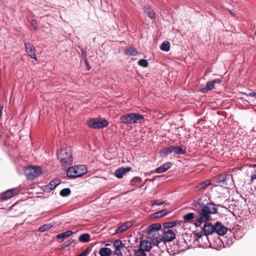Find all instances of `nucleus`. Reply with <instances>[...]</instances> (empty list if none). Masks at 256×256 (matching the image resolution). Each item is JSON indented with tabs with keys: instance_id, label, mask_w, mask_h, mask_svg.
<instances>
[{
	"instance_id": "nucleus-43",
	"label": "nucleus",
	"mask_w": 256,
	"mask_h": 256,
	"mask_svg": "<svg viewBox=\"0 0 256 256\" xmlns=\"http://www.w3.org/2000/svg\"><path fill=\"white\" fill-rule=\"evenodd\" d=\"M256 179V170H254L253 174L251 176V180L253 181L254 180Z\"/></svg>"
},
{
	"instance_id": "nucleus-22",
	"label": "nucleus",
	"mask_w": 256,
	"mask_h": 256,
	"mask_svg": "<svg viewBox=\"0 0 256 256\" xmlns=\"http://www.w3.org/2000/svg\"><path fill=\"white\" fill-rule=\"evenodd\" d=\"M61 180L59 178H56L52 180L48 184V186L51 190L54 189L57 186L60 184Z\"/></svg>"
},
{
	"instance_id": "nucleus-52",
	"label": "nucleus",
	"mask_w": 256,
	"mask_h": 256,
	"mask_svg": "<svg viewBox=\"0 0 256 256\" xmlns=\"http://www.w3.org/2000/svg\"><path fill=\"white\" fill-rule=\"evenodd\" d=\"M178 222V224H180L181 222Z\"/></svg>"
},
{
	"instance_id": "nucleus-27",
	"label": "nucleus",
	"mask_w": 256,
	"mask_h": 256,
	"mask_svg": "<svg viewBox=\"0 0 256 256\" xmlns=\"http://www.w3.org/2000/svg\"><path fill=\"white\" fill-rule=\"evenodd\" d=\"M170 48V43L169 42L164 41L160 46V49L165 52H168Z\"/></svg>"
},
{
	"instance_id": "nucleus-18",
	"label": "nucleus",
	"mask_w": 256,
	"mask_h": 256,
	"mask_svg": "<svg viewBox=\"0 0 256 256\" xmlns=\"http://www.w3.org/2000/svg\"><path fill=\"white\" fill-rule=\"evenodd\" d=\"M134 224V222L131 221H128L124 222L123 224L120 226L116 231V233L120 234L125 230H126L128 228H130Z\"/></svg>"
},
{
	"instance_id": "nucleus-21",
	"label": "nucleus",
	"mask_w": 256,
	"mask_h": 256,
	"mask_svg": "<svg viewBox=\"0 0 256 256\" xmlns=\"http://www.w3.org/2000/svg\"><path fill=\"white\" fill-rule=\"evenodd\" d=\"M73 234V232L72 230H67L65 232H64L62 234H60L56 236V238L58 240H64V239L66 238H68L70 236Z\"/></svg>"
},
{
	"instance_id": "nucleus-31",
	"label": "nucleus",
	"mask_w": 256,
	"mask_h": 256,
	"mask_svg": "<svg viewBox=\"0 0 256 256\" xmlns=\"http://www.w3.org/2000/svg\"><path fill=\"white\" fill-rule=\"evenodd\" d=\"M52 226V225L50 224H44L39 228L38 230L40 232H44L50 230Z\"/></svg>"
},
{
	"instance_id": "nucleus-25",
	"label": "nucleus",
	"mask_w": 256,
	"mask_h": 256,
	"mask_svg": "<svg viewBox=\"0 0 256 256\" xmlns=\"http://www.w3.org/2000/svg\"><path fill=\"white\" fill-rule=\"evenodd\" d=\"M144 10L150 18H152L155 17V12L152 8L150 7H145Z\"/></svg>"
},
{
	"instance_id": "nucleus-2",
	"label": "nucleus",
	"mask_w": 256,
	"mask_h": 256,
	"mask_svg": "<svg viewBox=\"0 0 256 256\" xmlns=\"http://www.w3.org/2000/svg\"><path fill=\"white\" fill-rule=\"evenodd\" d=\"M121 122L126 124L142 123L145 121L143 116L138 113H130L122 114L120 117Z\"/></svg>"
},
{
	"instance_id": "nucleus-44",
	"label": "nucleus",
	"mask_w": 256,
	"mask_h": 256,
	"mask_svg": "<svg viewBox=\"0 0 256 256\" xmlns=\"http://www.w3.org/2000/svg\"><path fill=\"white\" fill-rule=\"evenodd\" d=\"M84 62H85L87 66L88 69L90 70V64H89V62H88V59L87 58H85V60H84Z\"/></svg>"
},
{
	"instance_id": "nucleus-4",
	"label": "nucleus",
	"mask_w": 256,
	"mask_h": 256,
	"mask_svg": "<svg viewBox=\"0 0 256 256\" xmlns=\"http://www.w3.org/2000/svg\"><path fill=\"white\" fill-rule=\"evenodd\" d=\"M86 171L87 169L85 166L80 165L69 168L67 170L66 174L70 178H75L83 176Z\"/></svg>"
},
{
	"instance_id": "nucleus-20",
	"label": "nucleus",
	"mask_w": 256,
	"mask_h": 256,
	"mask_svg": "<svg viewBox=\"0 0 256 256\" xmlns=\"http://www.w3.org/2000/svg\"><path fill=\"white\" fill-rule=\"evenodd\" d=\"M172 166L171 162H167L163 164L160 166L158 168L155 170V172L158 173H162L166 172Z\"/></svg>"
},
{
	"instance_id": "nucleus-24",
	"label": "nucleus",
	"mask_w": 256,
	"mask_h": 256,
	"mask_svg": "<svg viewBox=\"0 0 256 256\" xmlns=\"http://www.w3.org/2000/svg\"><path fill=\"white\" fill-rule=\"evenodd\" d=\"M78 240L83 242H88L90 240V236L88 234H84L80 236Z\"/></svg>"
},
{
	"instance_id": "nucleus-42",
	"label": "nucleus",
	"mask_w": 256,
	"mask_h": 256,
	"mask_svg": "<svg viewBox=\"0 0 256 256\" xmlns=\"http://www.w3.org/2000/svg\"><path fill=\"white\" fill-rule=\"evenodd\" d=\"M246 94L248 96L253 97L256 98V92H250L248 94Z\"/></svg>"
},
{
	"instance_id": "nucleus-30",
	"label": "nucleus",
	"mask_w": 256,
	"mask_h": 256,
	"mask_svg": "<svg viewBox=\"0 0 256 256\" xmlns=\"http://www.w3.org/2000/svg\"><path fill=\"white\" fill-rule=\"evenodd\" d=\"M228 176L224 174H220L218 176V182H224L226 181Z\"/></svg>"
},
{
	"instance_id": "nucleus-51",
	"label": "nucleus",
	"mask_w": 256,
	"mask_h": 256,
	"mask_svg": "<svg viewBox=\"0 0 256 256\" xmlns=\"http://www.w3.org/2000/svg\"><path fill=\"white\" fill-rule=\"evenodd\" d=\"M34 28L35 30H36V29H37V28H36V26H34Z\"/></svg>"
},
{
	"instance_id": "nucleus-37",
	"label": "nucleus",
	"mask_w": 256,
	"mask_h": 256,
	"mask_svg": "<svg viewBox=\"0 0 256 256\" xmlns=\"http://www.w3.org/2000/svg\"><path fill=\"white\" fill-rule=\"evenodd\" d=\"M193 234H194V236H196V237L197 238H201L202 237V236H204V234L200 232H193Z\"/></svg>"
},
{
	"instance_id": "nucleus-5",
	"label": "nucleus",
	"mask_w": 256,
	"mask_h": 256,
	"mask_svg": "<svg viewBox=\"0 0 256 256\" xmlns=\"http://www.w3.org/2000/svg\"><path fill=\"white\" fill-rule=\"evenodd\" d=\"M108 122L102 118H92L87 122L88 126L92 128L97 129L108 126Z\"/></svg>"
},
{
	"instance_id": "nucleus-28",
	"label": "nucleus",
	"mask_w": 256,
	"mask_h": 256,
	"mask_svg": "<svg viewBox=\"0 0 256 256\" xmlns=\"http://www.w3.org/2000/svg\"><path fill=\"white\" fill-rule=\"evenodd\" d=\"M182 218L186 222H189L194 218V214L192 212L188 213L184 215Z\"/></svg>"
},
{
	"instance_id": "nucleus-15",
	"label": "nucleus",
	"mask_w": 256,
	"mask_h": 256,
	"mask_svg": "<svg viewBox=\"0 0 256 256\" xmlns=\"http://www.w3.org/2000/svg\"><path fill=\"white\" fill-rule=\"evenodd\" d=\"M205 222L202 227L204 236L212 234L214 232V224L212 226L210 224L208 223V222Z\"/></svg>"
},
{
	"instance_id": "nucleus-6",
	"label": "nucleus",
	"mask_w": 256,
	"mask_h": 256,
	"mask_svg": "<svg viewBox=\"0 0 256 256\" xmlns=\"http://www.w3.org/2000/svg\"><path fill=\"white\" fill-rule=\"evenodd\" d=\"M42 174V168L38 166H29L25 170V174L28 179L32 180Z\"/></svg>"
},
{
	"instance_id": "nucleus-26",
	"label": "nucleus",
	"mask_w": 256,
	"mask_h": 256,
	"mask_svg": "<svg viewBox=\"0 0 256 256\" xmlns=\"http://www.w3.org/2000/svg\"><path fill=\"white\" fill-rule=\"evenodd\" d=\"M167 210L164 209L154 214V218H159L165 216L167 214Z\"/></svg>"
},
{
	"instance_id": "nucleus-32",
	"label": "nucleus",
	"mask_w": 256,
	"mask_h": 256,
	"mask_svg": "<svg viewBox=\"0 0 256 256\" xmlns=\"http://www.w3.org/2000/svg\"><path fill=\"white\" fill-rule=\"evenodd\" d=\"M71 194V190L69 188H65L62 189L60 192L61 196L66 197L70 196Z\"/></svg>"
},
{
	"instance_id": "nucleus-46",
	"label": "nucleus",
	"mask_w": 256,
	"mask_h": 256,
	"mask_svg": "<svg viewBox=\"0 0 256 256\" xmlns=\"http://www.w3.org/2000/svg\"><path fill=\"white\" fill-rule=\"evenodd\" d=\"M200 204V202H198V201L197 202H194V203H193V205L196 207L197 206V205H199Z\"/></svg>"
},
{
	"instance_id": "nucleus-14",
	"label": "nucleus",
	"mask_w": 256,
	"mask_h": 256,
	"mask_svg": "<svg viewBox=\"0 0 256 256\" xmlns=\"http://www.w3.org/2000/svg\"><path fill=\"white\" fill-rule=\"evenodd\" d=\"M162 228V226L160 224L156 223L150 225L146 228V233L148 235H150L155 232H158Z\"/></svg>"
},
{
	"instance_id": "nucleus-48",
	"label": "nucleus",
	"mask_w": 256,
	"mask_h": 256,
	"mask_svg": "<svg viewBox=\"0 0 256 256\" xmlns=\"http://www.w3.org/2000/svg\"><path fill=\"white\" fill-rule=\"evenodd\" d=\"M2 108L0 105V118H1L2 115Z\"/></svg>"
},
{
	"instance_id": "nucleus-53",
	"label": "nucleus",
	"mask_w": 256,
	"mask_h": 256,
	"mask_svg": "<svg viewBox=\"0 0 256 256\" xmlns=\"http://www.w3.org/2000/svg\"><path fill=\"white\" fill-rule=\"evenodd\" d=\"M95 256H96V255H95Z\"/></svg>"
},
{
	"instance_id": "nucleus-38",
	"label": "nucleus",
	"mask_w": 256,
	"mask_h": 256,
	"mask_svg": "<svg viewBox=\"0 0 256 256\" xmlns=\"http://www.w3.org/2000/svg\"><path fill=\"white\" fill-rule=\"evenodd\" d=\"M74 242V240L70 239L68 240H66L62 244L63 247L66 248L70 244H72Z\"/></svg>"
},
{
	"instance_id": "nucleus-11",
	"label": "nucleus",
	"mask_w": 256,
	"mask_h": 256,
	"mask_svg": "<svg viewBox=\"0 0 256 256\" xmlns=\"http://www.w3.org/2000/svg\"><path fill=\"white\" fill-rule=\"evenodd\" d=\"M164 242H170L176 238V234L172 230H168L163 232Z\"/></svg>"
},
{
	"instance_id": "nucleus-45",
	"label": "nucleus",
	"mask_w": 256,
	"mask_h": 256,
	"mask_svg": "<svg viewBox=\"0 0 256 256\" xmlns=\"http://www.w3.org/2000/svg\"><path fill=\"white\" fill-rule=\"evenodd\" d=\"M82 56H83L84 60H85V58H86V53L84 50H82Z\"/></svg>"
},
{
	"instance_id": "nucleus-7",
	"label": "nucleus",
	"mask_w": 256,
	"mask_h": 256,
	"mask_svg": "<svg viewBox=\"0 0 256 256\" xmlns=\"http://www.w3.org/2000/svg\"><path fill=\"white\" fill-rule=\"evenodd\" d=\"M172 152L176 154H186V150L183 148L182 146H171L166 148L164 151V154L166 155Z\"/></svg>"
},
{
	"instance_id": "nucleus-33",
	"label": "nucleus",
	"mask_w": 256,
	"mask_h": 256,
	"mask_svg": "<svg viewBox=\"0 0 256 256\" xmlns=\"http://www.w3.org/2000/svg\"><path fill=\"white\" fill-rule=\"evenodd\" d=\"M176 221H173L171 222H166L162 224V226L164 228H168L175 226L177 224Z\"/></svg>"
},
{
	"instance_id": "nucleus-9",
	"label": "nucleus",
	"mask_w": 256,
	"mask_h": 256,
	"mask_svg": "<svg viewBox=\"0 0 256 256\" xmlns=\"http://www.w3.org/2000/svg\"><path fill=\"white\" fill-rule=\"evenodd\" d=\"M148 238L150 239L154 245L156 246L164 242L162 235H160L158 232L148 235Z\"/></svg>"
},
{
	"instance_id": "nucleus-23",
	"label": "nucleus",
	"mask_w": 256,
	"mask_h": 256,
	"mask_svg": "<svg viewBox=\"0 0 256 256\" xmlns=\"http://www.w3.org/2000/svg\"><path fill=\"white\" fill-rule=\"evenodd\" d=\"M111 252L110 249L108 248H100L99 252L101 256H110Z\"/></svg>"
},
{
	"instance_id": "nucleus-12",
	"label": "nucleus",
	"mask_w": 256,
	"mask_h": 256,
	"mask_svg": "<svg viewBox=\"0 0 256 256\" xmlns=\"http://www.w3.org/2000/svg\"><path fill=\"white\" fill-rule=\"evenodd\" d=\"M152 244L148 240H142L140 242L139 248L144 252H150L152 248Z\"/></svg>"
},
{
	"instance_id": "nucleus-34",
	"label": "nucleus",
	"mask_w": 256,
	"mask_h": 256,
	"mask_svg": "<svg viewBox=\"0 0 256 256\" xmlns=\"http://www.w3.org/2000/svg\"><path fill=\"white\" fill-rule=\"evenodd\" d=\"M138 63L139 66L143 68H147L148 66V62L144 59L140 60Z\"/></svg>"
},
{
	"instance_id": "nucleus-19",
	"label": "nucleus",
	"mask_w": 256,
	"mask_h": 256,
	"mask_svg": "<svg viewBox=\"0 0 256 256\" xmlns=\"http://www.w3.org/2000/svg\"><path fill=\"white\" fill-rule=\"evenodd\" d=\"M222 82L220 79H215L212 81L208 82L206 84V86L204 88V90L208 91L211 90L214 88V84H220Z\"/></svg>"
},
{
	"instance_id": "nucleus-50",
	"label": "nucleus",
	"mask_w": 256,
	"mask_h": 256,
	"mask_svg": "<svg viewBox=\"0 0 256 256\" xmlns=\"http://www.w3.org/2000/svg\"><path fill=\"white\" fill-rule=\"evenodd\" d=\"M252 166L253 167V168H256V164H254Z\"/></svg>"
},
{
	"instance_id": "nucleus-47",
	"label": "nucleus",
	"mask_w": 256,
	"mask_h": 256,
	"mask_svg": "<svg viewBox=\"0 0 256 256\" xmlns=\"http://www.w3.org/2000/svg\"><path fill=\"white\" fill-rule=\"evenodd\" d=\"M202 224V223L200 222V219L198 220V222H197L196 223V226H200V225Z\"/></svg>"
},
{
	"instance_id": "nucleus-1",
	"label": "nucleus",
	"mask_w": 256,
	"mask_h": 256,
	"mask_svg": "<svg viewBox=\"0 0 256 256\" xmlns=\"http://www.w3.org/2000/svg\"><path fill=\"white\" fill-rule=\"evenodd\" d=\"M201 210L199 213L200 222H208L212 214L218 212L216 205L212 202L207 203L206 204H200Z\"/></svg>"
},
{
	"instance_id": "nucleus-36",
	"label": "nucleus",
	"mask_w": 256,
	"mask_h": 256,
	"mask_svg": "<svg viewBox=\"0 0 256 256\" xmlns=\"http://www.w3.org/2000/svg\"><path fill=\"white\" fill-rule=\"evenodd\" d=\"M123 243L120 240H117L115 241L114 244V246L115 248H120L122 246Z\"/></svg>"
},
{
	"instance_id": "nucleus-29",
	"label": "nucleus",
	"mask_w": 256,
	"mask_h": 256,
	"mask_svg": "<svg viewBox=\"0 0 256 256\" xmlns=\"http://www.w3.org/2000/svg\"><path fill=\"white\" fill-rule=\"evenodd\" d=\"M125 54L130 56H136L138 52L134 48H130L126 50Z\"/></svg>"
},
{
	"instance_id": "nucleus-39",
	"label": "nucleus",
	"mask_w": 256,
	"mask_h": 256,
	"mask_svg": "<svg viewBox=\"0 0 256 256\" xmlns=\"http://www.w3.org/2000/svg\"><path fill=\"white\" fill-rule=\"evenodd\" d=\"M164 202H158V200H152V204L153 206L154 205H158V206L162 205L163 204H164Z\"/></svg>"
},
{
	"instance_id": "nucleus-3",
	"label": "nucleus",
	"mask_w": 256,
	"mask_h": 256,
	"mask_svg": "<svg viewBox=\"0 0 256 256\" xmlns=\"http://www.w3.org/2000/svg\"><path fill=\"white\" fill-rule=\"evenodd\" d=\"M58 159L61 162L62 166L68 167L72 163V152L70 149L63 148L58 152Z\"/></svg>"
},
{
	"instance_id": "nucleus-17",
	"label": "nucleus",
	"mask_w": 256,
	"mask_h": 256,
	"mask_svg": "<svg viewBox=\"0 0 256 256\" xmlns=\"http://www.w3.org/2000/svg\"><path fill=\"white\" fill-rule=\"evenodd\" d=\"M211 184V181L209 180H206L199 182L198 185L195 186L194 188L196 190H203Z\"/></svg>"
},
{
	"instance_id": "nucleus-49",
	"label": "nucleus",
	"mask_w": 256,
	"mask_h": 256,
	"mask_svg": "<svg viewBox=\"0 0 256 256\" xmlns=\"http://www.w3.org/2000/svg\"><path fill=\"white\" fill-rule=\"evenodd\" d=\"M229 12L230 14L232 15L233 16H236V14L232 12H231L230 10H229Z\"/></svg>"
},
{
	"instance_id": "nucleus-40",
	"label": "nucleus",
	"mask_w": 256,
	"mask_h": 256,
	"mask_svg": "<svg viewBox=\"0 0 256 256\" xmlns=\"http://www.w3.org/2000/svg\"><path fill=\"white\" fill-rule=\"evenodd\" d=\"M89 250L88 248H86L80 254H79L78 256H86L88 253Z\"/></svg>"
},
{
	"instance_id": "nucleus-10",
	"label": "nucleus",
	"mask_w": 256,
	"mask_h": 256,
	"mask_svg": "<svg viewBox=\"0 0 256 256\" xmlns=\"http://www.w3.org/2000/svg\"><path fill=\"white\" fill-rule=\"evenodd\" d=\"M227 232V228L222 225L220 222H217L214 224V232L218 235L224 236Z\"/></svg>"
},
{
	"instance_id": "nucleus-16",
	"label": "nucleus",
	"mask_w": 256,
	"mask_h": 256,
	"mask_svg": "<svg viewBox=\"0 0 256 256\" xmlns=\"http://www.w3.org/2000/svg\"><path fill=\"white\" fill-rule=\"evenodd\" d=\"M131 169L132 168L128 166L126 168H120L115 171L114 176L118 178H121L126 173L128 172L131 170Z\"/></svg>"
},
{
	"instance_id": "nucleus-41",
	"label": "nucleus",
	"mask_w": 256,
	"mask_h": 256,
	"mask_svg": "<svg viewBox=\"0 0 256 256\" xmlns=\"http://www.w3.org/2000/svg\"><path fill=\"white\" fill-rule=\"evenodd\" d=\"M114 254H116L118 256H122V254L120 251V248H115Z\"/></svg>"
},
{
	"instance_id": "nucleus-8",
	"label": "nucleus",
	"mask_w": 256,
	"mask_h": 256,
	"mask_svg": "<svg viewBox=\"0 0 256 256\" xmlns=\"http://www.w3.org/2000/svg\"><path fill=\"white\" fill-rule=\"evenodd\" d=\"M18 194V189L16 188L10 189L2 194L1 198L2 200H7Z\"/></svg>"
},
{
	"instance_id": "nucleus-13",
	"label": "nucleus",
	"mask_w": 256,
	"mask_h": 256,
	"mask_svg": "<svg viewBox=\"0 0 256 256\" xmlns=\"http://www.w3.org/2000/svg\"><path fill=\"white\" fill-rule=\"evenodd\" d=\"M25 48L28 55L32 58L36 60V56L34 47L30 42L25 43Z\"/></svg>"
},
{
	"instance_id": "nucleus-35",
	"label": "nucleus",
	"mask_w": 256,
	"mask_h": 256,
	"mask_svg": "<svg viewBox=\"0 0 256 256\" xmlns=\"http://www.w3.org/2000/svg\"><path fill=\"white\" fill-rule=\"evenodd\" d=\"M146 255L145 252L140 248L134 250V256H146Z\"/></svg>"
}]
</instances>
